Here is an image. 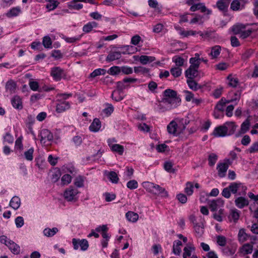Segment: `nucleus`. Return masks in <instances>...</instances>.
<instances>
[{"instance_id":"1","label":"nucleus","mask_w":258,"mask_h":258,"mask_svg":"<svg viewBox=\"0 0 258 258\" xmlns=\"http://www.w3.org/2000/svg\"><path fill=\"white\" fill-rule=\"evenodd\" d=\"M180 102L181 99L177 95L176 91L167 89L163 93V98L161 101L162 104H160V106L163 105L166 108L165 110H170L178 106Z\"/></svg>"},{"instance_id":"2","label":"nucleus","mask_w":258,"mask_h":258,"mask_svg":"<svg viewBox=\"0 0 258 258\" xmlns=\"http://www.w3.org/2000/svg\"><path fill=\"white\" fill-rule=\"evenodd\" d=\"M142 184L144 188L152 194L163 198H167L168 196V192L165 189L158 184L149 181L144 182Z\"/></svg>"},{"instance_id":"3","label":"nucleus","mask_w":258,"mask_h":258,"mask_svg":"<svg viewBox=\"0 0 258 258\" xmlns=\"http://www.w3.org/2000/svg\"><path fill=\"white\" fill-rule=\"evenodd\" d=\"M71 93H61L57 95V102L56 106V111L58 113H61L70 108V104L64 100L72 97Z\"/></svg>"},{"instance_id":"4","label":"nucleus","mask_w":258,"mask_h":258,"mask_svg":"<svg viewBox=\"0 0 258 258\" xmlns=\"http://www.w3.org/2000/svg\"><path fill=\"white\" fill-rule=\"evenodd\" d=\"M231 192L233 194H237L239 196H244L246 194L247 187L240 182H232L229 185Z\"/></svg>"},{"instance_id":"5","label":"nucleus","mask_w":258,"mask_h":258,"mask_svg":"<svg viewBox=\"0 0 258 258\" xmlns=\"http://www.w3.org/2000/svg\"><path fill=\"white\" fill-rule=\"evenodd\" d=\"M0 242L7 245L13 253L17 254L20 253V246L14 242L8 239L7 236L5 235L0 236Z\"/></svg>"},{"instance_id":"6","label":"nucleus","mask_w":258,"mask_h":258,"mask_svg":"<svg viewBox=\"0 0 258 258\" xmlns=\"http://www.w3.org/2000/svg\"><path fill=\"white\" fill-rule=\"evenodd\" d=\"M184 125H178L174 120L171 121L167 125V130L169 134L177 136L184 130Z\"/></svg>"},{"instance_id":"7","label":"nucleus","mask_w":258,"mask_h":258,"mask_svg":"<svg viewBox=\"0 0 258 258\" xmlns=\"http://www.w3.org/2000/svg\"><path fill=\"white\" fill-rule=\"evenodd\" d=\"M40 142L45 146L49 145L53 139L52 133L47 129H43L40 132Z\"/></svg>"},{"instance_id":"8","label":"nucleus","mask_w":258,"mask_h":258,"mask_svg":"<svg viewBox=\"0 0 258 258\" xmlns=\"http://www.w3.org/2000/svg\"><path fill=\"white\" fill-rule=\"evenodd\" d=\"M50 75L54 80L60 81L63 77L66 76L64 70L60 67H53L51 68Z\"/></svg>"},{"instance_id":"9","label":"nucleus","mask_w":258,"mask_h":258,"mask_svg":"<svg viewBox=\"0 0 258 258\" xmlns=\"http://www.w3.org/2000/svg\"><path fill=\"white\" fill-rule=\"evenodd\" d=\"M200 10L201 13H205L207 15H210L212 14V11L208 9L205 5L204 3H198L196 4L192 5L190 8V11L191 12H195L196 11Z\"/></svg>"},{"instance_id":"10","label":"nucleus","mask_w":258,"mask_h":258,"mask_svg":"<svg viewBox=\"0 0 258 258\" xmlns=\"http://www.w3.org/2000/svg\"><path fill=\"white\" fill-rule=\"evenodd\" d=\"M78 192L77 189L70 187L65 190L63 196L68 201H72L76 199V196Z\"/></svg>"},{"instance_id":"11","label":"nucleus","mask_w":258,"mask_h":258,"mask_svg":"<svg viewBox=\"0 0 258 258\" xmlns=\"http://www.w3.org/2000/svg\"><path fill=\"white\" fill-rule=\"evenodd\" d=\"M72 243L75 249H78L80 246L82 250H86L89 247L88 242L85 239L80 240L73 238Z\"/></svg>"},{"instance_id":"12","label":"nucleus","mask_w":258,"mask_h":258,"mask_svg":"<svg viewBox=\"0 0 258 258\" xmlns=\"http://www.w3.org/2000/svg\"><path fill=\"white\" fill-rule=\"evenodd\" d=\"M212 135L215 137H222L229 136L227 128L225 126L224 124L216 127L214 129Z\"/></svg>"},{"instance_id":"13","label":"nucleus","mask_w":258,"mask_h":258,"mask_svg":"<svg viewBox=\"0 0 258 258\" xmlns=\"http://www.w3.org/2000/svg\"><path fill=\"white\" fill-rule=\"evenodd\" d=\"M11 103L15 109L21 110L23 108L22 99L18 95H15L12 98Z\"/></svg>"},{"instance_id":"14","label":"nucleus","mask_w":258,"mask_h":258,"mask_svg":"<svg viewBox=\"0 0 258 258\" xmlns=\"http://www.w3.org/2000/svg\"><path fill=\"white\" fill-rule=\"evenodd\" d=\"M228 169V164L227 163H219L217 166L219 176L220 177H225Z\"/></svg>"},{"instance_id":"15","label":"nucleus","mask_w":258,"mask_h":258,"mask_svg":"<svg viewBox=\"0 0 258 258\" xmlns=\"http://www.w3.org/2000/svg\"><path fill=\"white\" fill-rule=\"evenodd\" d=\"M252 251L253 243L244 244L239 249V252L243 255L250 254L252 252Z\"/></svg>"},{"instance_id":"16","label":"nucleus","mask_w":258,"mask_h":258,"mask_svg":"<svg viewBox=\"0 0 258 258\" xmlns=\"http://www.w3.org/2000/svg\"><path fill=\"white\" fill-rule=\"evenodd\" d=\"M199 68L189 66L185 72V76L187 79H194L198 75Z\"/></svg>"},{"instance_id":"17","label":"nucleus","mask_w":258,"mask_h":258,"mask_svg":"<svg viewBox=\"0 0 258 258\" xmlns=\"http://www.w3.org/2000/svg\"><path fill=\"white\" fill-rule=\"evenodd\" d=\"M231 0H219L216 3L217 8L221 11H226Z\"/></svg>"},{"instance_id":"18","label":"nucleus","mask_w":258,"mask_h":258,"mask_svg":"<svg viewBox=\"0 0 258 258\" xmlns=\"http://www.w3.org/2000/svg\"><path fill=\"white\" fill-rule=\"evenodd\" d=\"M235 205L240 209H242L249 204L248 200L243 197H239L235 200Z\"/></svg>"},{"instance_id":"19","label":"nucleus","mask_w":258,"mask_h":258,"mask_svg":"<svg viewBox=\"0 0 258 258\" xmlns=\"http://www.w3.org/2000/svg\"><path fill=\"white\" fill-rule=\"evenodd\" d=\"M254 29L249 28V25H244V28L242 29L240 37L242 39H245L249 37L252 32H254Z\"/></svg>"},{"instance_id":"20","label":"nucleus","mask_w":258,"mask_h":258,"mask_svg":"<svg viewBox=\"0 0 258 258\" xmlns=\"http://www.w3.org/2000/svg\"><path fill=\"white\" fill-rule=\"evenodd\" d=\"M249 236L246 233L244 229L241 228L239 229L237 235L238 240L239 243H243L247 241Z\"/></svg>"},{"instance_id":"21","label":"nucleus","mask_w":258,"mask_h":258,"mask_svg":"<svg viewBox=\"0 0 258 258\" xmlns=\"http://www.w3.org/2000/svg\"><path fill=\"white\" fill-rule=\"evenodd\" d=\"M240 216V212L236 209H233L230 210L228 218L230 221H233L234 222H236L239 219Z\"/></svg>"},{"instance_id":"22","label":"nucleus","mask_w":258,"mask_h":258,"mask_svg":"<svg viewBox=\"0 0 258 258\" xmlns=\"http://www.w3.org/2000/svg\"><path fill=\"white\" fill-rule=\"evenodd\" d=\"M121 56L119 51H111L107 56L106 60L110 62L119 59Z\"/></svg>"},{"instance_id":"23","label":"nucleus","mask_w":258,"mask_h":258,"mask_svg":"<svg viewBox=\"0 0 258 258\" xmlns=\"http://www.w3.org/2000/svg\"><path fill=\"white\" fill-rule=\"evenodd\" d=\"M16 88L17 85L14 81L10 80L6 83V89L7 92L13 93L15 92Z\"/></svg>"},{"instance_id":"24","label":"nucleus","mask_w":258,"mask_h":258,"mask_svg":"<svg viewBox=\"0 0 258 258\" xmlns=\"http://www.w3.org/2000/svg\"><path fill=\"white\" fill-rule=\"evenodd\" d=\"M101 127V122L98 118H95L91 124L89 128L91 131L98 132Z\"/></svg>"},{"instance_id":"25","label":"nucleus","mask_w":258,"mask_h":258,"mask_svg":"<svg viewBox=\"0 0 258 258\" xmlns=\"http://www.w3.org/2000/svg\"><path fill=\"white\" fill-rule=\"evenodd\" d=\"M224 124L227 128L229 136L232 135L235 132L237 126L235 124L234 122H226Z\"/></svg>"},{"instance_id":"26","label":"nucleus","mask_w":258,"mask_h":258,"mask_svg":"<svg viewBox=\"0 0 258 258\" xmlns=\"http://www.w3.org/2000/svg\"><path fill=\"white\" fill-rule=\"evenodd\" d=\"M182 242L180 240H175L173 242V252L176 255H179L181 252Z\"/></svg>"},{"instance_id":"27","label":"nucleus","mask_w":258,"mask_h":258,"mask_svg":"<svg viewBox=\"0 0 258 258\" xmlns=\"http://www.w3.org/2000/svg\"><path fill=\"white\" fill-rule=\"evenodd\" d=\"M227 80H228V84L229 86L235 88L239 85L238 78L232 75H230L227 77Z\"/></svg>"},{"instance_id":"28","label":"nucleus","mask_w":258,"mask_h":258,"mask_svg":"<svg viewBox=\"0 0 258 258\" xmlns=\"http://www.w3.org/2000/svg\"><path fill=\"white\" fill-rule=\"evenodd\" d=\"M21 12V9L19 7H14L10 9L6 14L9 18L17 16Z\"/></svg>"},{"instance_id":"29","label":"nucleus","mask_w":258,"mask_h":258,"mask_svg":"<svg viewBox=\"0 0 258 258\" xmlns=\"http://www.w3.org/2000/svg\"><path fill=\"white\" fill-rule=\"evenodd\" d=\"M230 103V101L229 100H227L225 99L222 98L217 103V105L215 107V109L217 110V111H223L225 106L227 103Z\"/></svg>"},{"instance_id":"30","label":"nucleus","mask_w":258,"mask_h":258,"mask_svg":"<svg viewBox=\"0 0 258 258\" xmlns=\"http://www.w3.org/2000/svg\"><path fill=\"white\" fill-rule=\"evenodd\" d=\"M21 204L20 199L19 197L15 196L11 200L10 206L15 210L18 209Z\"/></svg>"},{"instance_id":"31","label":"nucleus","mask_w":258,"mask_h":258,"mask_svg":"<svg viewBox=\"0 0 258 258\" xmlns=\"http://www.w3.org/2000/svg\"><path fill=\"white\" fill-rule=\"evenodd\" d=\"M155 60L154 56H150L147 55H141L139 57L140 62L143 64H146L149 62H153Z\"/></svg>"},{"instance_id":"32","label":"nucleus","mask_w":258,"mask_h":258,"mask_svg":"<svg viewBox=\"0 0 258 258\" xmlns=\"http://www.w3.org/2000/svg\"><path fill=\"white\" fill-rule=\"evenodd\" d=\"M186 82L189 88L192 90L197 91L201 88L194 79H187Z\"/></svg>"},{"instance_id":"33","label":"nucleus","mask_w":258,"mask_h":258,"mask_svg":"<svg viewBox=\"0 0 258 258\" xmlns=\"http://www.w3.org/2000/svg\"><path fill=\"white\" fill-rule=\"evenodd\" d=\"M97 24L95 22H90L85 25L83 27V31L85 33H89L91 32L93 28L96 27Z\"/></svg>"},{"instance_id":"34","label":"nucleus","mask_w":258,"mask_h":258,"mask_svg":"<svg viewBox=\"0 0 258 258\" xmlns=\"http://www.w3.org/2000/svg\"><path fill=\"white\" fill-rule=\"evenodd\" d=\"M112 152H116L119 155H122L124 152L123 146L119 144H114L109 147Z\"/></svg>"},{"instance_id":"35","label":"nucleus","mask_w":258,"mask_h":258,"mask_svg":"<svg viewBox=\"0 0 258 258\" xmlns=\"http://www.w3.org/2000/svg\"><path fill=\"white\" fill-rule=\"evenodd\" d=\"M223 205V202L221 200H213L209 203V206L212 211H215L217 210L218 207L220 205Z\"/></svg>"},{"instance_id":"36","label":"nucleus","mask_w":258,"mask_h":258,"mask_svg":"<svg viewBox=\"0 0 258 258\" xmlns=\"http://www.w3.org/2000/svg\"><path fill=\"white\" fill-rule=\"evenodd\" d=\"M221 47L219 45H216L212 48L210 55L211 56L212 58L214 59L217 58L221 52Z\"/></svg>"},{"instance_id":"37","label":"nucleus","mask_w":258,"mask_h":258,"mask_svg":"<svg viewBox=\"0 0 258 258\" xmlns=\"http://www.w3.org/2000/svg\"><path fill=\"white\" fill-rule=\"evenodd\" d=\"M243 28H244V24H238L233 25L231 28V30L234 34H239L240 35Z\"/></svg>"},{"instance_id":"38","label":"nucleus","mask_w":258,"mask_h":258,"mask_svg":"<svg viewBox=\"0 0 258 258\" xmlns=\"http://www.w3.org/2000/svg\"><path fill=\"white\" fill-rule=\"evenodd\" d=\"M61 176L60 171L58 169H54L52 171L50 175V178L53 182H55L59 179Z\"/></svg>"},{"instance_id":"39","label":"nucleus","mask_w":258,"mask_h":258,"mask_svg":"<svg viewBox=\"0 0 258 258\" xmlns=\"http://www.w3.org/2000/svg\"><path fill=\"white\" fill-rule=\"evenodd\" d=\"M126 217L128 221L135 222L138 220L139 215L136 213L129 211L126 213Z\"/></svg>"},{"instance_id":"40","label":"nucleus","mask_w":258,"mask_h":258,"mask_svg":"<svg viewBox=\"0 0 258 258\" xmlns=\"http://www.w3.org/2000/svg\"><path fill=\"white\" fill-rule=\"evenodd\" d=\"M58 231V230L56 227H54L52 229L47 228L44 230L43 233L46 236L52 237Z\"/></svg>"},{"instance_id":"41","label":"nucleus","mask_w":258,"mask_h":258,"mask_svg":"<svg viewBox=\"0 0 258 258\" xmlns=\"http://www.w3.org/2000/svg\"><path fill=\"white\" fill-rule=\"evenodd\" d=\"M179 34L183 37H187L189 36H194L197 34V32L193 30H184L182 28H180Z\"/></svg>"},{"instance_id":"42","label":"nucleus","mask_w":258,"mask_h":258,"mask_svg":"<svg viewBox=\"0 0 258 258\" xmlns=\"http://www.w3.org/2000/svg\"><path fill=\"white\" fill-rule=\"evenodd\" d=\"M111 97L116 101H120L123 99L122 92L119 91H114L112 94Z\"/></svg>"},{"instance_id":"43","label":"nucleus","mask_w":258,"mask_h":258,"mask_svg":"<svg viewBox=\"0 0 258 258\" xmlns=\"http://www.w3.org/2000/svg\"><path fill=\"white\" fill-rule=\"evenodd\" d=\"M82 35H79L76 37H68L67 36H63L62 39L68 43H73L80 40Z\"/></svg>"},{"instance_id":"44","label":"nucleus","mask_w":258,"mask_h":258,"mask_svg":"<svg viewBox=\"0 0 258 258\" xmlns=\"http://www.w3.org/2000/svg\"><path fill=\"white\" fill-rule=\"evenodd\" d=\"M106 73V70L103 69H97L95 70L92 73L90 74V77L94 78L97 76L101 75H105Z\"/></svg>"},{"instance_id":"45","label":"nucleus","mask_w":258,"mask_h":258,"mask_svg":"<svg viewBox=\"0 0 258 258\" xmlns=\"http://www.w3.org/2000/svg\"><path fill=\"white\" fill-rule=\"evenodd\" d=\"M48 2L49 3L46 5V7L49 11L54 10L59 4L57 1L55 0H51Z\"/></svg>"},{"instance_id":"46","label":"nucleus","mask_w":258,"mask_h":258,"mask_svg":"<svg viewBox=\"0 0 258 258\" xmlns=\"http://www.w3.org/2000/svg\"><path fill=\"white\" fill-rule=\"evenodd\" d=\"M134 72L136 74H145L149 72V70L144 67L139 66L134 67Z\"/></svg>"},{"instance_id":"47","label":"nucleus","mask_w":258,"mask_h":258,"mask_svg":"<svg viewBox=\"0 0 258 258\" xmlns=\"http://www.w3.org/2000/svg\"><path fill=\"white\" fill-rule=\"evenodd\" d=\"M171 75L175 78L180 76L182 73V69L179 67L172 68L170 70Z\"/></svg>"},{"instance_id":"48","label":"nucleus","mask_w":258,"mask_h":258,"mask_svg":"<svg viewBox=\"0 0 258 258\" xmlns=\"http://www.w3.org/2000/svg\"><path fill=\"white\" fill-rule=\"evenodd\" d=\"M218 160V156L214 153H211L209 155L208 161L210 166H213Z\"/></svg>"},{"instance_id":"49","label":"nucleus","mask_w":258,"mask_h":258,"mask_svg":"<svg viewBox=\"0 0 258 258\" xmlns=\"http://www.w3.org/2000/svg\"><path fill=\"white\" fill-rule=\"evenodd\" d=\"M195 248L191 246H186L183 249V258H187L191 254V251L194 250Z\"/></svg>"},{"instance_id":"50","label":"nucleus","mask_w":258,"mask_h":258,"mask_svg":"<svg viewBox=\"0 0 258 258\" xmlns=\"http://www.w3.org/2000/svg\"><path fill=\"white\" fill-rule=\"evenodd\" d=\"M121 72V67L113 66L111 67L108 71V73L111 75H116Z\"/></svg>"},{"instance_id":"51","label":"nucleus","mask_w":258,"mask_h":258,"mask_svg":"<svg viewBox=\"0 0 258 258\" xmlns=\"http://www.w3.org/2000/svg\"><path fill=\"white\" fill-rule=\"evenodd\" d=\"M194 229L196 233L197 236L198 237H201L204 233V227L202 226V224L199 225L198 224H196L194 226Z\"/></svg>"},{"instance_id":"52","label":"nucleus","mask_w":258,"mask_h":258,"mask_svg":"<svg viewBox=\"0 0 258 258\" xmlns=\"http://www.w3.org/2000/svg\"><path fill=\"white\" fill-rule=\"evenodd\" d=\"M190 15L191 16H195L194 18L191 19L189 22L190 24H194L198 23H203V22L202 21V16L200 15H196L195 14H191Z\"/></svg>"},{"instance_id":"53","label":"nucleus","mask_w":258,"mask_h":258,"mask_svg":"<svg viewBox=\"0 0 258 258\" xmlns=\"http://www.w3.org/2000/svg\"><path fill=\"white\" fill-rule=\"evenodd\" d=\"M77 2H69L68 3V8L70 9L80 10L83 8V5L81 4H76Z\"/></svg>"},{"instance_id":"54","label":"nucleus","mask_w":258,"mask_h":258,"mask_svg":"<svg viewBox=\"0 0 258 258\" xmlns=\"http://www.w3.org/2000/svg\"><path fill=\"white\" fill-rule=\"evenodd\" d=\"M34 149L33 148H30L27 151L24 152V156L26 160L32 161L33 159Z\"/></svg>"},{"instance_id":"55","label":"nucleus","mask_w":258,"mask_h":258,"mask_svg":"<svg viewBox=\"0 0 258 258\" xmlns=\"http://www.w3.org/2000/svg\"><path fill=\"white\" fill-rule=\"evenodd\" d=\"M42 43L44 47L46 48H50L51 47L52 41L49 36H45L43 39Z\"/></svg>"},{"instance_id":"56","label":"nucleus","mask_w":258,"mask_h":258,"mask_svg":"<svg viewBox=\"0 0 258 258\" xmlns=\"http://www.w3.org/2000/svg\"><path fill=\"white\" fill-rule=\"evenodd\" d=\"M249 127V121L248 119H246L241 124L240 132L241 133L244 134L246 133L248 130Z\"/></svg>"},{"instance_id":"57","label":"nucleus","mask_w":258,"mask_h":258,"mask_svg":"<svg viewBox=\"0 0 258 258\" xmlns=\"http://www.w3.org/2000/svg\"><path fill=\"white\" fill-rule=\"evenodd\" d=\"M108 176L112 182L115 183H117L119 179L116 172L111 171L109 173Z\"/></svg>"},{"instance_id":"58","label":"nucleus","mask_w":258,"mask_h":258,"mask_svg":"<svg viewBox=\"0 0 258 258\" xmlns=\"http://www.w3.org/2000/svg\"><path fill=\"white\" fill-rule=\"evenodd\" d=\"M241 0H233L231 4L230 8L233 11H237L240 9Z\"/></svg>"},{"instance_id":"59","label":"nucleus","mask_w":258,"mask_h":258,"mask_svg":"<svg viewBox=\"0 0 258 258\" xmlns=\"http://www.w3.org/2000/svg\"><path fill=\"white\" fill-rule=\"evenodd\" d=\"M114 110V108L112 105L111 104H106V107L105 108L103 112L106 114V116H108L111 115Z\"/></svg>"},{"instance_id":"60","label":"nucleus","mask_w":258,"mask_h":258,"mask_svg":"<svg viewBox=\"0 0 258 258\" xmlns=\"http://www.w3.org/2000/svg\"><path fill=\"white\" fill-rule=\"evenodd\" d=\"M84 177L81 176H79L76 178L74 183L77 187H81L84 186Z\"/></svg>"},{"instance_id":"61","label":"nucleus","mask_w":258,"mask_h":258,"mask_svg":"<svg viewBox=\"0 0 258 258\" xmlns=\"http://www.w3.org/2000/svg\"><path fill=\"white\" fill-rule=\"evenodd\" d=\"M217 243L221 246H224L226 244V238L222 235H218L217 236Z\"/></svg>"},{"instance_id":"62","label":"nucleus","mask_w":258,"mask_h":258,"mask_svg":"<svg viewBox=\"0 0 258 258\" xmlns=\"http://www.w3.org/2000/svg\"><path fill=\"white\" fill-rule=\"evenodd\" d=\"M193 188L194 185L191 182H188L186 183V187L185 188V192L187 195L190 196L193 193Z\"/></svg>"},{"instance_id":"63","label":"nucleus","mask_w":258,"mask_h":258,"mask_svg":"<svg viewBox=\"0 0 258 258\" xmlns=\"http://www.w3.org/2000/svg\"><path fill=\"white\" fill-rule=\"evenodd\" d=\"M127 187L130 189H134L138 187V182L135 180H130L126 184Z\"/></svg>"},{"instance_id":"64","label":"nucleus","mask_w":258,"mask_h":258,"mask_svg":"<svg viewBox=\"0 0 258 258\" xmlns=\"http://www.w3.org/2000/svg\"><path fill=\"white\" fill-rule=\"evenodd\" d=\"M173 61L175 62L177 67L182 66L184 63V59L179 56H175L173 58Z\"/></svg>"}]
</instances>
